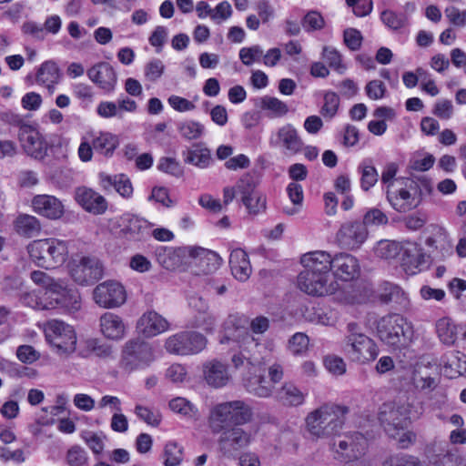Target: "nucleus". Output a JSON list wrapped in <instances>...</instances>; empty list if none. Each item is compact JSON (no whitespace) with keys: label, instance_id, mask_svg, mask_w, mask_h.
I'll return each mask as SVG.
<instances>
[{"label":"nucleus","instance_id":"1","mask_svg":"<svg viewBox=\"0 0 466 466\" xmlns=\"http://www.w3.org/2000/svg\"><path fill=\"white\" fill-rule=\"evenodd\" d=\"M400 186L390 187L386 199L390 207L399 213H408L416 209L425 195L432 191L431 180L426 176L412 177L397 181Z\"/></svg>","mask_w":466,"mask_h":466},{"label":"nucleus","instance_id":"2","mask_svg":"<svg viewBox=\"0 0 466 466\" xmlns=\"http://www.w3.org/2000/svg\"><path fill=\"white\" fill-rule=\"evenodd\" d=\"M348 406L327 402L309 412L305 418L307 432L316 439L334 437L342 429Z\"/></svg>","mask_w":466,"mask_h":466},{"label":"nucleus","instance_id":"3","mask_svg":"<svg viewBox=\"0 0 466 466\" xmlns=\"http://www.w3.org/2000/svg\"><path fill=\"white\" fill-rule=\"evenodd\" d=\"M341 350L349 361L358 365L372 363L380 353L376 341L366 335L356 322L347 324Z\"/></svg>","mask_w":466,"mask_h":466},{"label":"nucleus","instance_id":"4","mask_svg":"<svg viewBox=\"0 0 466 466\" xmlns=\"http://www.w3.org/2000/svg\"><path fill=\"white\" fill-rule=\"evenodd\" d=\"M250 407L242 400L222 402L215 405L209 412L208 426L213 433H219L231 425L238 426L251 420Z\"/></svg>","mask_w":466,"mask_h":466},{"label":"nucleus","instance_id":"5","mask_svg":"<svg viewBox=\"0 0 466 466\" xmlns=\"http://www.w3.org/2000/svg\"><path fill=\"white\" fill-rule=\"evenodd\" d=\"M27 251L36 266L46 269L63 265L68 257L66 242L56 238L34 240L27 246Z\"/></svg>","mask_w":466,"mask_h":466},{"label":"nucleus","instance_id":"6","mask_svg":"<svg viewBox=\"0 0 466 466\" xmlns=\"http://www.w3.org/2000/svg\"><path fill=\"white\" fill-rule=\"evenodd\" d=\"M378 338L391 347L407 345L412 340L414 330L411 322L400 314L391 313L377 321Z\"/></svg>","mask_w":466,"mask_h":466},{"label":"nucleus","instance_id":"7","mask_svg":"<svg viewBox=\"0 0 466 466\" xmlns=\"http://www.w3.org/2000/svg\"><path fill=\"white\" fill-rule=\"evenodd\" d=\"M334 458L342 462L360 459L368 448V440L360 432H349L336 435L329 443Z\"/></svg>","mask_w":466,"mask_h":466},{"label":"nucleus","instance_id":"8","mask_svg":"<svg viewBox=\"0 0 466 466\" xmlns=\"http://www.w3.org/2000/svg\"><path fill=\"white\" fill-rule=\"evenodd\" d=\"M154 360V350L149 343L130 339L123 346L120 367L130 372L148 366Z\"/></svg>","mask_w":466,"mask_h":466},{"label":"nucleus","instance_id":"9","mask_svg":"<svg viewBox=\"0 0 466 466\" xmlns=\"http://www.w3.org/2000/svg\"><path fill=\"white\" fill-rule=\"evenodd\" d=\"M11 125L17 128V137L25 153L36 159L44 158L47 145L37 127L25 121V118H15Z\"/></svg>","mask_w":466,"mask_h":466},{"label":"nucleus","instance_id":"10","mask_svg":"<svg viewBox=\"0 0 466 466\" xmlns=\"http://www.w3.org/2000/svg\"><path fill=\"white\" fill-rule=\"evenodd\" d=\"M379 420L390 438H397L400 431L407 429L410 422L409 407L395 402L383 403L380 408Z\"/></svg>","mask_w":466,"mask_h":466},{"label":"nucleus","instance_id":"11","mask_svg":"<svg viewBox=\"0 0 466 466\" xmlns=\"http://www.w3.org/2000/svg\"><path fill=\"white\" fill-rule=\"evenodd\" d=\"M207 345V339L196 331H181L168 337L165 341L167 352L187 356L202 351Z\"/></svg>","mask_w":466,"mask_h":466},{"label":"nucleus","instance_id":"12","mask_svg":"<svg viewBox=\"0 0 466 466\" xmlns=\"http://www.w3.org/2000/svg\"><path fill=\"white\" fill-rule=\"evenodd\" d=\"M69 273L79 285H91L104 276V266L96 257L83 256L69 264Z\"/></svg>","mask_w":466,"mask_h":466},{"label":"nucleus","instance_id":"13","mask_svg":"<svg viewBox=\"0 0 466 466\" xmlns=\"http://www.w3.org/2000/svg\"><path fill=\"white\" fill-rule=\"evenodd\" d=\"M46 338L59 353L75 351L76 344V332L70 325L64 321L52 319L45 329Z\"/></svg>","mask_w":466,"mask_h":466},{"label":"nucleus","instance_id":"14","mask_svg":"<svg viewBox=\"0 0 466 466\" xmlns=\"http://www.w3.org/2000/svg\"><path fill=\"white\" fill-rule=\"evenodd\" d=\"M299 289L310 296H327L335 293L338 283L332 276L303 270L298 276Z\"/></svg>","mask_w":466,"mask_h":466},{"label":"nucleus","instance_id":"15","mask_svg":"<svg viewBox=\"0 0 466 466\" xmlns=\"http://www.w3.org/2000/svg\"><path fill=\"white\" fill-rule=\"evenodd\" d=\"M93 299L101 308L115 309L126 302L127 292L121 283L115 280H106L94 289Z\"/></svg>","mask_w":466,"mask_h":466},{"label":"nucleus","instance_id":"16","mask_svg":"<svg viewBox=\"0 0 466 466\" xmlns=\"http://www.w3.org/2000/svg\"><path fill=\"white\" fill-rule=\"evenodd\" d=\"M235 187L248 213L257 215L266 209V198L257 189L256 181L252 177H242Z\"/></svg>","mask_w":466,"mask_h":466},{"label":"nucleus","instance_id":"17","mask_svg":"<svg viewBox=\"0 0 466 466\" xmlns=\"http://www.w3.org/2000/svg\"><path fill=\"white\" fill-rule=\"evenodd\" d=\"M46 296L50 300L49 308H61L68 311L77 310L80 308L79 292L62 280L53 285Z\"/></svg>","mask_w":466,"mask_h":466},{"label":"nucleus","instance_id":"18","mask_svg":"<svg viewBox=\"0 0 466 466\" xmlns=\"http://www.w3.org/2000/svg\"><path fill=\"white\" fill-rule=\"evenodd\" d=\"M368 231L364 224L358 221L344 223L337 233V240L343 248H359L366 240Z\"/></svg>","mask_w":466,"mask_h":466},{"label":"nucleus","instance_id":"19","mask_svg":"<svg viewBox=\"0 0 466 466\" xmlns=\"http://www.w3.org/2000/svg\"><path fill=\"white\" fill-rule=\"evenodd\" d=\"M120 235L127 240L141 241L150 236L153 224L145 218L127 214L121 218Z\"/></svg>","mask_w":466,"mask_h":466},{"label":"nucleus","instance_id":"20","mask_svg":"<svg viewBox=\"0 0 466 466\" xmlns=\"http://www.w3.org/2000/svg\"><path fill=\"white\" fill-rule=\"evenodd\" d=\"M221 433L218 444L225 456H232L234 452L250 443V434L238 426L228 429Z\"/></svg>","mask_w":466,"mask_h":466},{"label":"nucleus","instance_id":"21","mask_svg":"<svg viewBox=\"0 0 466 466\" xmlns=\"http://www.w3.org/2000/svg\"><path fill=\"white\" fill-rule=\"evenodd\" d=\"M76 201L86 211L94 215H102L107 210L106 199L92 188L79 187L75 191Z\"/></svg>","mask_w":466,"mask_h":466},{"label":"nucleus","instance_id":"22","mask_svg":"<svg viewBox=\"0 0 466 466\" xmlns=\"http://www.w3.org/2000/svg\"><path fill=\"white\" fill-rule=\"evenodd\" d=\"M169 329V322L155 310H147L137 319V329L146 338L157 336Z\"/></svg>","mask_w":466,"mask_h":466},{"label":"nucleus","instance_id":"23","mask_svg":"<svg viewBox=\"0 0 466 466\" xmlns=\"http://www.w3.org/2000/svg\"><path fill=\"white\" fill-rule=\"evenodd\" d=\"M31 207L33 210L49 219H58L64 215V205L51 195H36L32 198Z\"/></svg>","mask_w":466,"mask_h":466},{"label":"nucleus","instance_id":"24","mask_svg":"<svg viewBox=\"0 0 466 466\" xmlns=\"http://www.w3.org/2000/svg\"><path fill=\"white\" fill-rule=\"evenodd\" d=\"M89 79L106 92H112L117 82V76L113 66L106 62H100L87 70Z\"/></svg>","mask_w":466,"mask_h":466},{"label":"nucleus","instance_id":"25","mask_svg":"<svg viewBox=\"0 0 466 466\" xmlns=\"http://www.w3.org/2000/svg\"><path fill=\"white\" fill-rule=\"evenodd\" d=\"M249 345L258 347L259 345L258 339L247 335L243 341L242 350L235 353L231 358L234 368L240 371L242 377L243 373H252V371L258 370V367L260 366L258 360L253 355H245L244 352L248 350Z\"/></svg>","mask_w":466,"mask_h":466},{"label":"nucleus","instance_id":"26","mask_svg":"<svg viewBox=\"0 0 466 466\" xmlns=\"http://www.w3.org/2000/svg\"><path fill=\"white\" fill-rule=\"evenodd\" d=\"M333 275L342 280L349 281L358 277L360 265L358 259L348 253H339L332 258Z\"/></svg>","mask_w":466,"mask_h":466},{"label":"nucleus","instance_id":"27","mask_svg":"<svg viewBox=\"0 0 466 466\" xmlns=\"http://www.w3.org/2000/svg\"><path fill=\"white\" fill-rule=\"evenodd\" d=\"M187 256L204 274L212 272L220 265V258L216 252L201 247H187Z\"/></svg>","mask_w":466,"mask_h":466},{"label":"nucleus","instance_id":"28","mask_svg":"<svg viewBox=\"0 0 466 466\" xmlns=\"http://www.w3.org/2000/svg\"><path fill=\"white\" fill-rule=\"evenodd\" d=\"M261 365L258 370L252 373H243V384L246 390L259 398H268L273 391V385L268 381L263 374Z\"/></svg>","mask_w":466,"mask_h":466},{"label":"nucleus","instance_id":"29","mask_svg":"<svg viewBox=\"0 0 466 466\" xmlns=\"http://www.w3.org/2000/svg\"><path fill=\"white\" fill-rule=\"evenodd\" d=\"M382 302L392 303L399 311L408 312L411 309L410 297L400 286L393 283H385L380 295Z\"/></svg>","mask_w":466,"mask_h":466},{"label":"nucleus","instance_id":"30","mask_svg":"<svg viewBox=\"0 0 466 466\" xmlns=\"http://www.w3.org/2000/svg\"><path fill=\"white\" fill-rule=\"evenodd\" d=\"M301 263L306 271L332 276L330 274L332 270V258L330 254L325 251H314L305 254L301 258Z\"/></svg>","mask_w":466,"mask_h":466},{"label":"nucleus","instance_id":"31","mask_svg":"<svg viewBox=\"0 0 466 466\" xmlns=\"http://www.w3.org/2000/svg\"><path fill=\"white\" fill-rule=\"evenodd\" d=\"M274 144L289 155H295L303 147L302 139L297 130L290 125H286L279 129Z\"/></svg>","mask_w":466,"mask_h":466},{"label":"nucleus","instance_id":"32","mask_svg":"<svg viewBox=\"0 0 466 466\" xmlns=\"http://www.w3.org/2000/svg\"><path fill=\"white\" fill-rule=\"evenodd\" d=\"M203 374L206 382L214 388L224 387L230 380L227 365L217 360L203 365Z\"/></svg>","mask_w":466,"mask_h":466},{"label":"nucleus","instance_id":"33","mask_svg":"<svg viewBox=\"0 0 466 466\" xmlns=\"http://www.w3.org/2000/svg\"><path fill=\"white\" fill-rule=\"evenodd\" d=\"M100 330L108 339L119 340L126 335V325L121 317L112 312H106L99 319Z\"/></svg>","mask_w":466,"mask_h":466},{"label":"nucleus","instance_id":"34","mask_svg":"<svg viewBox=\"0 0 466 466\" xmlns=\"http://www.w3.org/2000/svg\"><path fill=\"white\" fill-rule=\"evenodd\" d=\"M99 183L106 191L115 189L120 196L129 198L133 194V187L130 179L123 175L109 176L105 173L99 174Z\"/></svg>","mask_w":466,"mask_h":466},{"label":"nucleus","instance_id":"35","mask_svg":"<svg viewBox=\"0 0 466 466\" xmlns=\"http://www.w3.org/2000/svg\"><path fill=\"white\" fill-rule=\"evenodd\" d=\"M155 255L161 267L167 270H173L181 265L182 258L187 256V247H159L156 249Z\"/></svg>","mask_w":466,"mask_h":466},{"label":"nucleus","instance_id":"36","mask_svg":"<svg viewBox=\"0 0 466 466\" xmlns=\"http://www.w3.org/2000/svg\"><path fill=\"white\" fill-rule=\"evenodd\" d=\"M229 265L237 279L245 281L249 278L252 269L248 254L243 249L237 248L230 253Z\"/></svg>","mask_w":466,"mask_h":466},{"label":"nucleus","instance_id":"37","mask_svg":"<svg viewBox=\"0 0 466 466\" xmlns=\"http://www.w3.org/2000/svg\"><path fill=\"white\" fill-rule=\"evenodd\" d=\"M425 258V254L417 244L408 243L402 247L400 261L406 270L414 272V269L420 268L426 262Z\"/></svg>","mask_w":466,"mask_h":466},{"label":"nucleus","instance_id":"38","mask_svg":"<svg viewBox=\"0 0 466 466\" xmlns=\"http://www.w3.org/2000/svg\"><path fill=\"white\" fill-rule=\"evenodd\" d=\"M61 78V72L54 61L44 62L37 70L36 83L46 86L49 91H53L55 86L58 84Z\"/></svg>","mask_w":466,"mask_h":466},{"label":"nucleus","instance_id":"39","mask_svg":"<svg viewBox=\"0 0 466 466\" xmlns=\"http://www.w3.org/2000/svg\"><path fill=\"white\" fill-rule=\"evenodd\" d=\"M425 244L428 248L440 252L441 256L451 251V243L447 232L437 226L432 227L431 234L425 239Z\"/></svg>","mask_w":466,"mask_h":466},{"label":"nucleus","instance_id":"40","mask_svg":"<svg viewBox=\"0 0 466 466\" xmlns=\"http://www.w3.org/2000/svg\"><path fill=\"white\" fill-rule=\"evenodd\" d=\"M15 232L25 238L37 236L41 231V223L38 218L28 214H20L14 221Z\"/></svg>","mask_w":466,"mask_h":466},{"label":"nucleus","instance_id":"41","mask_svg":"<svg viewBox=\"0 0 466 466\" xmlns=\"http://www.w3.org/2000/svg\"><path fill=\"white\" fill-rule=\"evenodd\" d=\"M277 399L287 406H298L304 402L305 395L293 383L288 382L282 385L276 392Z\"/></svg>","mask_w":466,"mask_h":466},{"label":"nucleus","instance_id":"42","mask_svg":"<svg viewBox=\"0 0 466 466\" xmlns=\"http://www.w3.org/2000/svg\"><path fill=\"white\" fill-rule=\"evenodd\" d=\"M436 332L444 344L452 345L457 339V326L450 318H442L436 322Z\"/></svg>","mask_w":466,"mask_h":466},{"label":"nucleus","instance_id":"43","mask_svg":"<svg viewBox=\"0 0 466 466\" xmlns=\"http://www.w3.org/2000/svg\"><path fill=\"white\" fill-rule=\"evenodd\" d=\"M117 146V137L110 133H100V135L93 140L94 150L106 157L111 156Z\"/></svg>","mask_w":466,"mask_h":466},{"label":"nucleus","instance_id":"44","mask_svg":"<svg viewBox=\"0 0 466 466\" xmlns=\"http://www.w3.org/2000/svg\"><path fill=\"white\" fill-rule=\"evenodd\" d=\"M169 408L172 411L187 419L198 420L199 418L198 408L185 398L177 397L172 399L169 401Z\"/></svg>","mask_w":466,"mask_h":466},{"label":"nucleus","instance_id":"45","mask_svg":"<svg viewBox=\"0 0 466 466\" xmlns=\"http://www.w3.org/2000/svg\"><path fill=\"white\" fill-rule=\"evenodd\" d=\"M402 247L395 241L380 240L375 246L374 253L378 258L390 260L400 255Z\"/></svg>","mask_w":466,"mask_h":466},{"label":"nucleus","instance_id":"46","mask_svg":"<svg viewBox=\"0 0 466 466\" xmlns=\"http://www.w3.org/2000/svg\"><path fill=\"white\" fill-rule=\"evenodd\" d=\"M360 173V187L364 191L370 190L378 182L379 174L377 169L371 163L364 161L359 167Z\"/></svg>","mask_w":466,"mask_h":466},{"label":"nucleus","instance_id":"47","mask_svg":"<svg viewBox=\"0 0 466 466\" xmlns=\"http://www.w3.org/2000/svg\"><path fill=\"white\" fill-rule=\"evenodd\" d=\"M184 161L198 167H207L211 160L209 150L207 148L187 149L183 153Z\"/></svg>","mask_w":466,"mask_h":466},{"label":"nucleus","instance_id":"48","mask_svg":"<svg viewBox=\"0 0 466 466\" xmlns=\"http://www.w3.org/2000/svg\"><path fill=\"white\" fill-rule=\"evenodd\" d=\"M441 363L444 368L460 374L466 370V355L461 351H450L442 356Z\"/></svg>","mask_w":466,"mask_h":466},{"label":"nucleus","instance_id":"49","mask_svg":"<svg viewBox=\"0 0 466 466\" xmlns=\"http://www.w3.org/2000/svg\"><path fill=\"white\" fill-rule=\"evenodd\" d=\"M184 449L176 441H168L164 449V465L177 466L183 461Z\"/></svg>","mask_w":466,"mask_h":466},{"label":"nucleus","instance_id":"50","mask_svg":"<svg viewBox=\"0 0 466 466\" xmlns=\"http://www.w3.org/2000/svg\"><path fill=\"white\" fill-rule=\"evenodd\" d=\"M433 460L436 466H461L463 462L457 449H447L443 453L436 454Z\"/></svg>","mask_w":466,"mask_h":466},{"label":"nucleus","instance_id":"51","mask_svg":"<svg viewBox=\"0 0 466 466\" xmlns=\"http://www.w3.org/2000/svg\"><path fill=\"white\" fill-rule=\"evenodd\" d=\"M336 299L343 304L354 305L362 303L365 297L361 294L359 288L349 286L336 295Z\"/></svg>","mask_w":466,"mask_h":466},{"label":"nucleus","instance_id":"52","mask_svg":"<svg viewBox=\"0 0 466 466\" xmlns=\"http://www.w3.org/2000/svg\"><path fill=\"white\" fill-rule=\"evenodd\" d=\"M382 23L391 30H399L407 24V17L403 14H397L392 10H385L380 15Z\"/></svg>","mask_w":466,"mask_h":466},{"label":"nucleus","instance_id":"53","mask_svg":"<svg viewBox=\"0 0 466 466\" xmlns=\"http://www.w3.org/2000/svg\"><path fill=\"white\" fill-rule=\"evenodd\" d=\"M217 323V318L207 310L205 313L197 314L191 321V328L201 329L207 332H212Z\"/></svg>","mask_w":466,"mask_h":466},{"label":"nucleus","instance_id":"54","mask_svg":"<svg viewBox=\"0 0 466 466\" xmlns=\"http://www.w3.org/2000/svg\"><path fill=\"white\" fill-rule=\"evenodd\" d=\"M309 339L302 332L295 333L289 340V350L293 355H302L309 349Z\"/></svg>","mask_w":466,"mask_h":466},{"label":"nucleus","instance_id":"55","mask_svg":"<svg viewBox=\"0 0 466 466\" xmlns=\"http://www.w3.org/2000/svg\"><path fill=\"white\" fill-rule=\"evenodd\" d=\"M258 105L260 108L269 110L278 115H286L288 113L287 105L276 97L266 96L259 99Z\"/></svg>","mask_w":466,"mask_h":466},{"label":"nucleus","instance_id":"56","mask_svg":"<svg viewBox=\"0 0 466 466\" xmlns=\"http://www.w3.org/2000/svg\"><path fill=\"white\" fill-rule=\"evenodd\" d=\"M204 131V127L198 122L193 120H187L179 127V132L186 139H197Z\"/></svg>","mask_w":466,"mask_h":466},{"label":"nucleus","instance_id":"57","mask_svg":"<svg viewBox=\"0 0 466 466\" xmlns=\"http://www.w3.org/2000/svg\"><path fill=\"white\" fill-rule=\"evenodd\" d=\"M263 56V49L256 45L250 47H243L239 50V59L245 66H251L260 61Z\"/></svg>","mask_w":466,"mask_h":466},{"label":"nucleus","instance_id":"58","mask_svg":"<svg viewBox=\"0 0 466 466\" xmlns=\"http://www.w3.org/2000/svg\"><path fill=\"white\" fill-rule=\"evenodd\" d=\"M157 168L165 173L179 177L184 170L179 162L173 157H161L157 164Z\"/></svg>","mask_w":466,"mask_h":466},{"label":"nucleus","instance_id":"59","mask_svg":"<svg viewBox=\"0 0 466 466\" xmlns=\"http://www.w3.org/2000/svg\"><path fill=\"white\" fill-rule=\"evenodd\" d=\"M324 25V18L317 11L309 12L302 19V26L308 32L320 30Z\"/></svg>","mask_w":466,"mask_h":466},{"label":"nucleus","instance_id":"60","mask_svg":"<svg viewBox=\"0 0 466 466\" xmlns=\"http://www.w3.org/2000/svg\"><path fill=\"white\" fill-rule=\"evenodd\" d=\"M86 451L78 445L72 446L66 453V462L69 466H83L86 463Z\"/></svg>","mask_w":466,"mask_h":466},{"label":"nucleus","instance_id":"61","mask_svg":"<svg viewBox=\"0 0 466 466\" xmlns=\"http://www.w3.org/2000/svg\"><path fill=\"white\" fill-rule=\"evenodd\" d=\"M339 97L334 92H328L324 96V103L321 112L324 115L333 116L339 112Z\"/></svg>","mask_w":466,"mask_h":466},{"label":"nucleus","instance_id":"62","mask_svg":"<svg viewBox=\"0 0 466 466\" xmlns=\"http://www.w3.org/2000/svg\"><path fill=\"white\" fill-rule=\"evenodd\" d=\"M0 461L6 463L10 461L22 463L25 461V452L22 449H16L12 451L5 445L0 446Z\"/></svg>","mask_w":466,"mask_h":466},{"label":"nucleus","instance_id":"63","mask_svg":"<svg viewBox=\"0 0 466 466\" xmlns=\"http://www.w3.org/2000/svg\"><path fill=\"white\" fill-rule=\"evenodd\" d=\"M164 71L165 66L160 59H152L145 66V76L149 81L157 80Z\"/></svg>","mask_w":466,"mask_h":466},{"label":"nucleus","instance_id":"64","mask_svg":"<svg viewBox=\"0 0 466 466\" xmlns=\"http://www.w3.org/2000/svg\"><path fill=\"white\" fill-rule=\"evenodd\" d=\"M399 171V166L397 163L390 162L387 163L381 173V183L385 186V191L390 187L397 186L395 184V177Z\"/></svg>","mask_w":466,"mask_h":466}]
</instances>
